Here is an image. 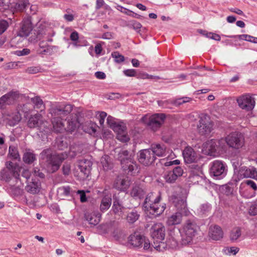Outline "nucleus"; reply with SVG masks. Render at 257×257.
Masks as SVG:
<instances>
[{
	"mask_svg": "<svg viewBox=\"0 0 257 257\" xmlns=\"http://www.w3.org/2000/svg\"><path fill=\"white\" fill-rule=\"evenodd\" d=\"M73 109V106L69 104L63 105H53L49 109L51 114L53 130L56 133H62L65 131L64 117L68 115Z\"/></svg>",
	"mask_w": 257,
	"mask_h": 257,
	"instance_id": "1",
	"label": "nucleus"
},
{
	"mask_svg": "<svg viewBox=\"0 0 257 257\" xmlns=\"http://www.w3.org/2000/svg\"><path fill=\"white\" fill-rule=\"evenodd\" d=\"M27 125L30 128H37L38 130V135L42 138L47 137L52 131L49 122L45 120L42 115L39 113L30 116Z\"/></svg>",
	"mask_w": 257,
	"mask_h": 257,
	"instance_id": "2",
	"label": "nucleus"
},
{
	"mask_svg": "<svg viewBox=\"0 0 257 257\" xmlns=\"http://www.w3.org/2000/svg\"><path fill=\"white\" fill-rule=\"evenodd\" d=\"M41 157L49 173H54L58 170L64 160L63 154L53 153L49 149L44 150L41 153Z\"/></svg>",
	"mask_w": 257,
	"mask_h": 257,
	"instance_id": "3",
	"label": "nucleus"
},
{
	"mask_svg": "<svg viewBox=\"0 0 257 257\" xmlns=\"http://www.w3.org/2000/svg\"><path fill=\"white\" fill-rule=\"evenodd\" d=\"M161 195L159 193H149L146 197L144 206L152 214L158 216L161 214L166 208L165 204L159 205Z\"/></svg>",
	"mask_w": 257,
	"mask_h": 257,
	"instance_id": "4",
	"label": "nucleus"
},
{
	"mask_svg": "<svg viewBox=\"0 0 257 257\" xmlns=\"http://www.w3.org/2000/svg\"><path fill=\"white\" fill-rule=\"evenodd\" d=\"M151 230V236L154 239L153 247L161 251L165 247V244L163 242L165 236V227L162 223H157L154 224Z\"/></svg>",
	"mask_w": 257,
	"mask_h": 257,
	"instance_id": "5",
	"label": "nucleus"
},
{
	"mask_svg": "<svg viewBox=\"0 0 257 257\" xmlns=\"http://www.w3.org/2000/svg\"><path fill=\"white\" fill-rule=\"evenodd\" d=\"M199 226L193 221L187 220L183 225L182 233L186 239L183 240L184 244H188L190 242L193 238L197 234Z\"/></svg>",
	"mask_w": 257,
	"mask_h": 257,
	"instance_id": "6",
	"label": "nucleus"
},
{
	"mask_svg": "<svg viewBox=\"0 0 257 257\" xmlns=\"http://www.w3.org/2000/svg\"><path fill=\"white\" fill-rule=\"evenodd\" d=\"M223 138L216 140L211 139L204 143L202 145V152L205 155L215 157L218 154L219 148H222Z\"/></svg>",
	"mask_w": 257,
	"mask_h": 257,
	"instance_id": "7",
	"label": "nucleus"
},
{
	"mask_svg": "<svg viewBox=\"0 0 257 257\" xmlns=\"http://www.w3.org/2000/svg\"><path fill=\"white\" fill-rule=\"evenodd\" d=\"M229 148L233 150H238L244 146V139L243 136L237 132H233L223 139Z\"/></svg>",
	"mask_w": 257,
	"mask_h": 257,
	"instance_id": "8",
	"label": "nucleus"
},
{
	"mask_svg": "<svg viewBox=\"0 0 257 257\" xmlns=\"http://www.w3.org/2000/svg\"><path fill=\"white\" fill-rule=\"evenodd\" d=\"M213 129V123L207 114H201L197 124V131L201 136L209 134Z\"/></svg>",
	"mask_w": 257,
	"mask_h": 257,
	"instance_id": "9",
	"label": "nucleus"
},
{
	"mask_svg": "<svg viewBox=\"0 0 257 257\" xmlns=\"http://www.w3.org/2000/svg\"><path fill=\"white\" fill-rule=\"evenodd\" d=\"M239 107L247 111L253 109L255 104V98L249 94L242 95L236 99Z\"/></svg>",
	"mask_w": 257,
	"mask_h": 257,
	"instance_id": "10",
	"label": "nucleus"
},
{
	"mask_svg": "<svg viewBox=\"0 0 257 257\" xmlns=\"http://www.w3.org/2000/svg\"><path fill=\"white\" fill-rule=\"evenodd\" d=\"M166 115L164 113H156L149 117V121L146 122L148 128L153 132L158 131L164 123Z\"/></svg>",
	"mask_w": 257,
	"mask_h": 257,
	"instance_id": "11",
	"label": "nucleus"
},
{
	"mask_svg": "<svg viewBox=\"0 0 257 257\" xmlns=\"http://www.w3.org/2000/svg\"><path fill=\"white\" fill-rule=\"evenodd\" d=\"M92 163L88 160H82L79 162L78 169L77 170L75 176L79 180H84L88 177L90 174Z\"/></svg>",
	"mask_w": 257,
	"mask_h": 257,
	"instance_id": "12",
	"label": "nucleus"
},
{
	"mask_svg": "<svg viewBox=\"0 0 257 257\" xmlns=\"http://www.w3.org/2000/svg\"><path fill=\"white\" fill-rule=\"evenodd\" d=\"M156 159L154 154L152 153L150 149L141 150L139 153V161L144 166L152 165Z\"/></svg>",
	"mask_w": 257,
	"mask_h": 257,
	"instance_id": "13",
	"label": "nucleus"
},
{
	"mask_svg": "<svg viewBox=\"0 0 257 257\" xmlns=\"http://www.w3.org/2000/svg\"><path fill=\"white\" fill-rule=\"evenodd\" d=\"M226 168L225 164L222 161H214L210 168V174L214 177H222L226 174Z\"/></svg>",
	"mask_w": 257,
	"mask_h": 257,
	"instance_id": "14",
	"label": "nucleus"
},
{
	"mask_svg": "<svg viewBox=\"0 0 257 257\" xmlns=\"http://www.w3.org/2000/svg\"><path fill=\"white\" fill-rule=\"evenodd\" d=\"M182 155L185 163H194L197 160V157L194 150L190 146H187L183 151Z\"/></svg>",
	"mask_w": 257,
	"mask_h": 257,
	"instance_id": "15",
	"label": "nucleus"
},
{
	"mask_svg": "<svg viewBox=\"0 0 257 257\" xmlns=\"http://www.w3.org/2000/svg\"><path fill=\"white\" fill-rule=\"evenodd\" d=\"M145 241V236L138 232L131 234L128 237V243L134 247H140Z\"/></svg>",
	"mask_w": 257,
	"mask_h": 257,
	"instance_id": "16",
	"label": "nucleus"
},
{
	"mask_svg": "<svg viewBox=\"0 0 257 257\" xmlns=\"http://www.w3.org/2000/svg\"><path fill=\"white\" fill-rule=\"evenodd\" d=\"M19 97V94L17 92H10L0 98V107H3L5 105L14 103Z\"/></svg>",
	"mask_w": 257,
	"mask_h": 257,
	"instance_id": "17",
	"label": "nucleus"
},
{
	"mask_svg": "<svg viewBox=\"0 0 257 257\" xmlns=\"http://www.w3.org/2000/svg\"><path fill=\"white\" fill-rule=\"evenodd\" d=\"M209 237L213 240H219L223 237V232L220 226L217 225L210 226L208 232Z\"/></svg>",
	"mask_w": 257,
	"mask_h": 257,
	"instance_id": "18",
	"label": "nucleus"
},
{
	"mask_svg": "<svg viewBox=\"0 0 257 257\" xmlns=\"http://www.w3.org/2000/svg\"><path fill=\"white\" fill-rule=\"evenodd\" d=\"M33 29L32 21L30 18H27L24 19L22 23L21 30L19 31L20 36L24 37H28Z\"/></svg>",
	"mask_w": 257,
	"mask_h": 257,
	"instance_id": "19",
	"label": "nucleus"
},
{
	"mask_svg": "<svg viewBox=\"0 0 257 257\" xmlns=\"http://www.w3.org/2000/svg\"><path fill=\"white\" fill-rule=\"evenodd\" d=\"M240 179L252 178L257 180V171L254 168H242L239 171Z\"/></svg>",
	"mask_w": 257,
	"mask_h": 257,
	"instance_id": "20",
	"label": "nucleus"
},
{
	"mask_svg": "<svg viewBox=\"0 0 257 257\" xmlns=\"http://www.w3.org/2000/svg\"><path fill=\"white\" fill-rule=\"evenodd\" d=\"M84 217L90 224L95 226L99 223L101 215L98 212H87L85 213Z\"/></svg>",
	"mask_w": 257,
	"mask_h": 257,
	"instance_id": "21",
	"label": "nucleus"
},
{
	"mask_svg": "<svg viewBox=\"0 0 257 257\" xmlns=\"http://www.w3.org/2000/svg\"><path fill=\"white\" fill-rule=\"evenodd\" d=\"M117 130L114 131L116 133V138L120 142L125 143L130 140V138L127 135L126 126L123 124H120L117 126Z\"/></svg>",
	"mask_w": 257,
	"mask_h": 257,
	"instance_id": "22",
	"label": "nucleus"
},
{
	"mask_svg": "<svg viewBox=\"0 0 257 257\" xmlns=\"http://www.w3.org/2000/svg\"><path fill=\"white\" fill-rule=\"evenodd\" d=\"M152 150V153L154 154L155 157H162L165 156L166 151V148L164 145L155 144L152 145L149 148Z\"/></svg>",
	"mask_w": 257,
	"mask_h": 257,
	"instance_id": "23",
	"label": "nucleus"
},
{
	"mask_svg": "<svg viewBox=\"0 0 257 257\" xmlns=\"http://www.w3.org/2000/svg\"><path fill=\"white\" fill-rule=\"evenodd\" d=\"M182 220V214L180 212H176L168 218L167 224L169 226L178 225L181 223Z\"/></svg>",
	"mask_w": 257,
	"mask_h": 257,
	"instance_id": "24",
	"label": "nucleus"
},
{
	"mask_svg": "<svg viewBox=\"0 0 257 257\" xmlns=\"http://www.w3.org/2000/svg\"><path fill=\"white\" fill-rule=\"evenodd\" d=\"M145 194V190L139 185L134 186L130 192L131 196L135 199H141L143 198Z\"/></svg>",
	"mask_w": 257,
	"mask_h": 257,
	"instance_id": "25",
	"label": "nucleus"
},
{
	"mask_svg": "<svg viewBox=\"0 0 257 257\" xmlns=\"http://www.w3.org/2000/svg\"><path fill=\"white\" fill-rule=\"evenodd\" d=\"M40 185L39 183L32 180V181L28 182L25 187L26 191L31 194H37L40 191Z\"/></svg>",
	"mask_w": 257,
	"mask_h": 257,
	"instance_id": "26",
	"label": "nucleus"
},
{
	"mask_svg": "<svg viewBox=\"0 0 257 257\" xmlns=\"http://www.w3.org/2000/svg\"><path fill=\"white\" fill-rule=\"evenodd\" d=\"M98 125L94 122L89 121L86 122L83 125V131L91 135H94L96 134L97 129L98 128Z\"/></svg>",
	"mask_w": 257,
	"mask_h": 257,
	"instance_id": "27",
	"label": "nucleus"
},
{
	"mask_svg": "<svg viewBox=\"0 0 257 257\" xmlns=\"http://www.w3.org/2000/svg\"><path fill=\"white\" fill-rule=\"evenodd\" d=\"M121 164L124 170H127L128 172H133L138 169L137 165L134 163L131 159L121 160Z\"/></svg>",
	"mask_w": 257,
	"mask_h": 257,
	"instance_id": "28",
	"label": "nucleus"
},
{
	"mask_svg": "<svg viewBox=\"0 0 257 257\" xmlns=\"http://www.w3.org/2000/svg\"><path fill=\"white\" fill-rule=\"evenodd\" d=\"M111 196L110 194H107L104 196L101 201L100 209L102 211L108 209L111 204Z\"/></svg>",
	"mask_w": 257,
	"mask_h": 257,
	"instance_id": "29",
	"label": "nucleus"
},
{
	"mask_svg": "<svg viewBox=\"0 0 257 257\" xmlns=\"http://www.w3.org/2000/svg\"><path fill=\"white\" fill-rule=\"evenodd\" d=\"M65 120H67V125L65 127V131L69 132H74L77 128V120L72 119L71 116H66Z\"/></svg>",
	"mask_w": 257,
	"mask_h": 257,
	"instance_id": "30",
	"label": "nucleus"
},
{
	"mask_svg": "<svg viewBox=\"0 0 257 257\" xmlns=\"http://www.w3.org/2000/svg\"><path fill=\"white\" fill-rule=\"evenodd\" d=\"M176 207L178 210H184V213L186 215H188V211L187 210V203L186 200L184 199H175L174 201Z\"/></svg>",
	"mask_w": 257,
	"mask_h": 257,
	"instance_id": "31",
	"label": "nucleus"
},
{
	"mask_svg": "<svg viewBox=\"0 0 257 257\" xmlns=\"http://www.w3.org/2000/svg\"><path fill=\"white\" fill-rule=\"evenodd\" d=\"M17 1L11 8L19 11L24 10L29 4L28 0H18Z\"/></svg>",
	"mask_w": 257,
	"mask_h": 257,
	"instance_id": "32",
	"label": "nucleus"
},
{
	"mask_svg": "<svg viewBox=\"0 0 257 257\" xmlns=\"http://www.w3.org/2000/svg\"><path fill=\"white\" fill-rule=\"evenodd\" d=\"M116 9L120 12L132 17L139 18L141 17L139 15L120 5H117Z\"/></svg>",
	"mask_w": 257,
	"mask_h": 257,
	"instance_id": "33",
	"label": "nucleus"
},
{
	"mask_svg": "<svg viewBox=\"0 0 257 257\" xmlns=\"http://www.w3.org/2000/svg\"><path fill=\"white\" fill-rule=\"evenodd\" d=\"M129 186V182L125 179L122 177H118L116 180V187L120 189H126Z\"/></svg>",
	"mask_w": 257,
	"mask_h": 257,
	"instance_id": "34",
	"label": "nucleus"
},
{
	"mask_svg": "<svg viewBox=\"0 0 257 257\" xmlns=\"http://www.w3.org/2000/svg\"><path fill=\"white\" fill-rule=\"evenodd\" d=\"M123 208V207L117 200L114 201L112 207V210L114 214H117L119 216L121 215L122 214Z\"/></svg>",
	"mask_w": 257,
	"mask_h": 257,
	"instance_id": "35",
	"label": "nucleus"
},
{
	"mask_svg": "<svg viewBox=\"0 0 257 257\" xmlns=\"http://www.w3.org/2000/svg\"><path fill=\"white\" fill-rule=\"evenodd\" d=\"M241 235V230L238 227L233 229L230 234V238L232 241L236 240Z\"/></svg>",
	"mask_w": 257,
	"mask_h": 257,
	"instance_id": "36",
	"label": "nucleus"
},
{
	"mask_svg": "<svg viewBox=\"0 0 257 257\" xmlns=\"http://www.w3.org/2000/svg\"><path fill=\"white\" fill-rule=\"evenodd\" d=\"M139 217V215L136 211H132L127 214L126 220L128 223H133L138 219Z\"/></svg>",
	"mask_w": 257,
	"mask_h": 257,
	"instance_id": "37",
	"label": "nucleus"
},
{
	"mask_svg": "<svg viewBox=\"0 0 257 257\" xmlns=\"http://www.w3.org/2000/svg\"><path fill=\"white\" fill-rule=\"evenodd\" d=\"M191 99H192L189 97H183L174 100L171 103L176 106H178L183 103L190 102Z\"/></svg>",
	"mask_w": 257,
	"mask_h": 257,
	"instance_id": "38",
	"label": "nucleus"
},
{
	"mask_svg": "<svg viewBox=\"0 0 257 257\" xmlns=\"http://www.w3.org/2000/svg\"><path fill=\"white\" fill-rule=\"evenodd\" d=\"M101 163L104 170L107 171L110 169L111 165L109 161V157L107 156H104L101 158Z\"/></svg>",
	"mask_w": 257,
	"mask_h": 257,
	"instance_id": "39",
	"label": "nucleus"
},
{
	"mask_svg": "<svg viewBox=\"0 0 257 257\" xmlns=\"http://www.w3.org/2000/svg\"><path fill=\"white\" fill-rule=\"evenodd\" d=\"M35 160V155L31 152H26L23 157V161L28 164L32 163Z\"/></svg>",
	"mask_w": 257,
	"mask_h": 257,
	"instance_id": "40",
	"label": "nucleus"
},
{
	"mask_svg": "<svg viewBox=\"0 0 257 257\" xmlns=\"http://www.w3.org/2000/svg\"><path fill=\"white\" fill-rule=\"evenodd\" d=\"M107 123L109 126L110 128H111L113 131L117 130V126H118L120 124L116 123L114 120L113 117L111 116H108L107 118Z\"/></svg>",
	"mask_w": 257,
	"mask_h": 257,
	"instance_id": "41",
	"label": "nucleus"
},
{
	"mask_svg": "<svg viewBox=\"0 0 257 257\" xmlns=\"http://www.w3.org/2000/svg\"><path fill=\"white\" fill-rule=\"evenodd\" d=\"M31 101L36 108H39L43 104V100L39 96H35L31 98Z\"/></svg>",
	"mask_w": 257,
	"mask_h": 257,
	"instance_id": "42",
	"label": "nucleus"
},
{
	"mask_svg": "<svg viewBox=\"0 0 257 257\" xmlns=\"http://www.w3.org/2000/svg\"><path fill=\"white\" fill-rule=\"evenodd\" d=\"M239 38L244 40L245 41L252 42L253 43H257V38L247 35H241L239 36Z\"/></svg>",
	"mask_w": 257,
	"mask_h": 257,
	"instance_id": "43",
	"label": "nucleus"
},
{
	"mask_svg": "<svg viewBox=\"0 0 257 257\" xmlns=\"http://www.w3.org/2000/svg\"><path fill=\"white\" fill-rule=\"evenodd\" d=\"M113 58H114L115 61L117 63H120L124 61V57L120 54L118 52H114L111 54Z\"/></svg>",
	"mask_w": 257,
	"mask_h": 257,
	"instance_id": "44",
	"label": "nucleus"
},
{
	"mask_svg": "<svg viewBox=\"0 0 257 257\" xmlns=\"http://www.w3.org/2000/svg\"><path fill=\"white\" fill-rule=\"evenodd\" d=\"M26 72L31 74H36L41 72V68L39 66H31L26 70Z\"/></svg>",
	"mask_w": 257,
	"mask_h": 257,
	"instance_id": "45",
	"label": "nucleus"
},
{
	"mask_svg": "<svg viewBox=\"0 0 257 257\" xmlns=\"http://www.w3.org/2000/svg\"><path fill=\"white\" fill-rule=\"evenodd\" d=\"M8 27L9 23L7 21L0 20V35L4 33Z\"/></svg>",
	"mask_w": 257,
	"mask_h": 257,
	"instance_id": "46",
	"label": "nucleus"
},
{
	"mask_svg": "<svg viewBox=\"0 0 257 257\" xmlns=\"http://www.w3.org/2000/svg\"><path fill=\"white\" fill-rule=\"evenodd\" d=\"M31 110V108L28 104H23L19 107V111H21L26 114H29Z\"/></svg>",
	"mask_w": 257,
	"mask_h": 257,
	"instance_id": "47",
	"label": "nucleus"
},
{
	"mask_svg": "<svg viewBox=\"0 0 257 257\" xmlns=\"http://www.w3.org/2000/svg\"><path fill=\"white\" fill-rule=\"evenodd\" d=\"M177 178L178 177L173 172H170L165 177L166 182L170 183L175 182Z\"/></svg>",
	"mask_w": 257,
	"mask_h": 257,
	"instance_id": "48",
	"label": "nucleus"
},
{
	"mask_svg": "<svg viewBox=\"0 0 257 257\" xmlns=\"http://www.w3.org/2000/svg\"><path fill=\"white\" fill-rule=\"evenodd\" d=\"M23 37L20 36V34L19 32V34L17 36L14 37L11 41V45L12 46H16L17 45H18L19 42L22 41V38Z\"/></svg>",
	"mask_w": 257,
	"mask_h": 257,
	"instance_id": "49",
	"label": "nucleus"
},
{
	"mask_svg": "<svg viewBox=\"0 0 257 257\" xmlns=\"http://www.w3.org/2000/svg\"><path fill=\"white\" fill-rule=\"evenodd\" d=\"M143 248L145 251H151L153 250V247H151L150 242L149 239L145 237V241H143Z\"/></svg>",
	"mask_w": 257,
	"mask_h": 257,
	"instance_id": "50",
	"label": "nucleus"
},
{
	"mask_svg": "<svg viewBox=\"0 0 257 257\" xmlns=\"http://www.w3.org/2000/svg\"><path fill=\"white\" fill-rule=\"evenodd\" d=\"M31 52V51L29 49L25 48L22 50H18L16 51L15 54L18 56H25L29 54Z\"/></svg>",
	"mask_w": 257,
	"mask_h": 257,
	"instance_id": "51",
	"label": "nucleus"
},
{
	"mask_svg": "<svg viewBox=\"0 0 257 257\" xmlns=\"http://www.w3.org/2000/svg\"><path fill=\"white\" fill-rule=\"evenodd\" d=\"M239 248L237 247H230L226 248L225 251L227 254H233V255L236 254L239 251Z\"/></svg>",
	"mask_w": 257,
	"mask_h": 257,
	"instance_id": "52",
	"label": "nucleus"
},
{
	"mask_svg": "<svg viewBox=\"0 0 257 257\" xmlns=\"http://www.w3.org/2000/svg\"><path fill=\"white\" fill-rule=\"evenodd\" d=\"M22 118L21 114H20V112L18 111L17 112V113L15 114V117H14V120L12 122H10V125H14L18 122H19Z\"/></svg>",
	"mask_w": 257,
	"mask_h": 257,
	"instance_id": "53",
	"label": "nucleus"
},
{
	"mask_svg": "<svg viewBox=\"0 0 257 257\" xmlns=\"http://www.w3.org/2000/svg\"><path fill=\"white\" fill-rule=\"evenodd\" d=\"M22 118L21 114H20V112L18 111L17 112V113L15 114V117H14V120L12 122H10V125H14L18 122H19Z\"/></svg>",
	"mask_w": 257,
	"mask_h": 257,
	"instance_id": "54",
	"label": "nucleus"
},
{
	"mask_svg": "<svg viewBox=\"0 0 257 257\" xmlns=\"http://www.w3.org/2000/svg\"><path fill=\"white\" fill-rule=\"evenodd\" d=\"M9 154L14 159H17L19 157L17 150L12 147H9Z\"/></svg>",
	"mask_w": 257,
	"mask_h": 257,
	"instance_id": "55",
	"label": "nucleus"
},
{
	"mask_svg": "<svg viewBox=\"0 0 257 257\" xmlns=\"http://www.w3.org/2000/svg\"><path fill=\"white\" fill-rule=\"evenodd\" d=\"M99 122L101 125H103L104 120L107 116V113L104 111L99 112Z\"/></svg>",
	"mask_w": 257,
	"mask_h": 257,
	"instance_id": "56",
	"label": "nucleus"
},
{
	"mask_svg": "<svg viewBox=\"0 0 257 257\" xmlns=\"http://www.w3.org/2000/svg\"><path fill=\"white\" fill-rule=\"evenodd\" d=\"M249 213L251 215H255L257 214V201L255 203L252 204L249 209Z\"/></svg>",
	"mask_w": 257,
	"mask_h": 257,
	"instance_id": "57",
	"label": "nucleus"
},
{
	"mask_svg": "<svg viewBox=\"0 0 257 257\" xmlns=\"http://www.w3.org/2000/svg\"><path fill=\"white\" fill-rule=\"evenodd\" d=\"M177 177H180L183 175V170L180 167H176L172 172Z\"/></svg>",
	"mask_w": 257,
	"mask_h": 257,
	"instance_id": "58",
	"label": "nucleus"
},
{
	"mask_svg": "<svg viewBox=\"0 0 257 257\" xmlns=\"http://www.w3.org/2000/svg\"><path fill=\"white\" fill-rule=\"evenodd\" d=\"M123 73L126 76L133 77L136 74V72L135 69H127L123 71Z\"/></svg>",
	"mask_w": 257,
	"mask_h": 257,
	"instance_id": "59",
	"label": "nucleus"
},
{
	"mask_svg": "<svg viewBox=\"0 0 257 257\" xmlns=\"http://www.w3.org/2000/svg\"><path fill=\"white\" fill-rule=\"evenodd\" d=\"M13 169L10 171L13 173L14 176L17 177V176H19V173L20 171V168L19 165L17 164H15Z\"/></svg>",
	"mask_w": 257,
	"mask_h": 257,
	"instance_id": "60",
	"label": "nucleus"
},
{
	"mask_svg": "<svg viewBox=\"0 0 257 257\" xmlns=\"http://www.w3.org/2000/svg\"><path fill=\"white\" fill-rule=\"evenodd\" d=\"M129 152L127 150H123L121 151L119 153V158H120V161L121 160H126V159H130V158H128L127 157L128 156Z\"/></svg>",
	"mask_w": 257,
	"mask_h": 257,
	"instance_id": "61",
	"label": "nucleus"
},
{
	"mask_svg": "<svg viewBox=\"0 0 257 257\" xmlns=\"http://www.w3.org/2000/svg\"><path fill=\"white\" fill-rule=\"evenodd\" d=\"M77 193L80 194V199L81 202H85L87 201L85 192L83 190H78Z\"/></svg>",
	"mask_w": 257,
	"mask_h": 257,
	"instance_id": "62",
	"label": "nucleus"
},
{
	"mask_svg": "<svg viewBox=\"0 0 257 257\" xmlns=\"http://www.w3.org/2000/svg\"><path fill=\"white\" fill-rule=\"evenodd\" d=\"M245 183L250 187L253 190H257L256 184L252 180H248L245 181Z\"/></svg>",
	"mask_w": 257,
	"mask_h": 257,
	"instance_id": "63",
	"label": "nucleus"
},
{
	"mask_svg": "<svg viewBox=\"0 0 257 257\" xmlns=\"http://www.w3.org/2000/svg\"><path fill=\"white\" fill-rule=\"evenodd\" d=\"M63 174L65 175H67L69 174L70 171V166L69 164H65L63 165Z\"/></svg>",
	"mask_w": 257,
	"mask_h": 257,
	"instance_id": "64",
	"label": "nucleus"
}]
</instances>
